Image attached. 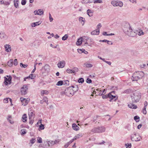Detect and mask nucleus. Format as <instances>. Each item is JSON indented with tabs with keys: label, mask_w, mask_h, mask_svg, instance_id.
Returning <instances> with one entry per match:
<instances>
[{
	"label": "nucleus",
	"mask_w": 148,
	"mask_h": 148,
	"mask_svg": "<svg viewBox=\"0 0 148 148\" xmlns=\"http://www.w3.org/2000/svg\"><path fill=\"white\" fill-rule=\"evenodd\" d=\"M132 102L135 103L138 102L141 98V94L138 92H134L131 96Z\"/></svg>",
	"instance_id": "obj_1"
},
{
	"label": "nucleus",
	"mask_w": 148,
	"mask_h": 148,
	"mask_svg": "<svg viewBox=\"0 0 148 148\" xmlns=\"http://www.w3.org/2000/svg\"><path fill=\"white\" fill-rule=\"evenodd\" d=\"M81 38L82 39V42H84V46L87 47L91 46L92 40L90 37L87 36H83Z\"/></svg>",
	"instance_id": "obj_2"
},
{
	"label": "nucleus",
	"mask_w": 148,
	"mask_h": 148,
	"mask_svg": "<svg viewBox=\"0 0 148 148\" xmlns=\"http://www.w3.org/2000/svg\"><path fill=\"white\" fill-rule=\"evenodd\" d=\"M105 130V127L103 126H98L93 128L91 132L94 133H101L104 132Z\"/></svg>",
	"instance_id": "obj_3"
},
{
	"label": "nucleus",
	"mask_w": 148,
	"mask_h": 148,
	"mask_svg": "<svg viewBox=\"0 0 148 148\" xmlns=\"http://www.w3.org/2000/svg\"><path fill=\"white\" fill-rule=\"evenodd\" d=\"M131 139L133 141H138L141 140V137L135 132H134L133 134L131 135Z\"/></svg>",
	"instance_id": "obj_4"
},
{
	"label": "nucleus",
	"mask_w": 148,
	"mask_h": 148,
	"mask_svg": "<svg viewBox=\"0 0 148 148\" xmlns=\"http://www.w3.org/2000/svg\"><path fill=\"white\" fill-rule=\"evenodd\" d=\"M64 93L66 95L69 97H71L74 94L73 89L71 87H69L66 88L65 90Z\"/></svg>",
	"instance_id": "obj_5"
},
{
	"label": "nucleus",
	"mask_w": 148,
	"mask_h": 148,
	"mask_svg": "<svg viewBox=\"0 0 148 148\" xmlns=\"http://www.w3.org/2000/svg\"><path fill=\"white\" fill-rule=\"evenodd\" d=\"M7 77H4V83L5 85H8L10 84L11 83L12 77L11 76H6Z\"/></svg>",
	"instance_id": "obj_6"
},
{
	"label": "nucleus",
	"mask_w": 148,
	"mask_h": 148,
	"mask_svg": "<svg viewBox=\"0 0 148 148\" xmlns=\"http://www.w3.org/2000/svg\"><path fill=\"white\" fill-rule=\"evenodd\" d=\"M111 3L114 6H119L121 7H122L123 5V2L120 1H112Z\"/></svg>",
	"instance_id": "obj_7"
},
{
	"label": "nucleus",
	"mask_w": 148,
	"mask_h": 148,
	"mask_svg": "<svg viewBox=\"0 0 148 148\" xmlns=\"http://www.w3.org/2000/svg\"><path fill=\"white\" fill-rule=\"evenodd\" d=\"M28 87L27 85L23 86L21 89V93L22 95H25L27 92Z\"/></svg>",
	"instance_id": "obj_8"
},
{
	"label": "nucleus",
	"mask_w": 148,
	"mask_h": 148,
	"mask_svg": "<svg viewBox=\"0 0 148 148\" xmlns=\"http://www.w3.org/2000/svg\"><path fill=\"white\" fill-rule=\"evenodd\" d=\"M20 100L22 105L24 106L26 105L29 101V99L28 98L26 99L22 97L20 98Z\"/></svg>",
	"instance_id": "obj_9"
},
{
	"label": "nucleus",
	"mask_w": 148,
	"mask_h": 148,
	"mask_svg": "<svg viewBox=\"0 0 148 148\" xmlns=\"http://www.w3.org/2000/svg\"><path fill=\"white\" fill-rule=\"evenodd\" d=\"M34 111L32 110L31 108L28 109V113L29 119H34L35 117Z\"/></svg>",
	"instance_id": "obj_10"
},
{
	"label": "nucleus",
	"mask_w": 148,
	"mask_h": 148,
	"mask_svg": "<svg viewBox=\"0 0 148 148\" xmlns=\"http://www.w3.org/2000/svg\"><path fill=\"white\" fill-rule=\"evenodd\" d=\"M123 32L125 33L126 34H127V35L129 36H132V35H131L132 29L130 27H130L126 29H124V31Z\"/></svg>",
	"instance_id": "obj_11"
},
{
	"label": "nucleus",
	"mask_w": 148,
	"mask_h": 148,
	"mask_svg": "<svg viewBox=\"0 0 148 148\" xmlns=\"http://www.w3.org/2000/svg\"><path fill=\"white\" fill-rule=\"evenodd\" d=\"M108 97L110 99V101L111 102L113 100L115 101L117 99V97L113 95L111 93H109L108 94Z\"/></svg>",
	"instance_id": "obj_12"
},
{
	"label": "nucleus",
	"mask_w": 148,
	"mask_h": 148,
	"mask_svg": "<svg viewBox=\"0 0 148 148\" xmlns=\"http://www.w3.org/2000/svg\"><path fill=\"white\" fill-rule=\"evenodd\" d=\"M65 62L64 60L60 61L57 64L58 67L59 68H63L65 66Z\"/></svg>",
	"instance_id": "obj_13"
},
{
	"label": "nucleus",
	"mask_w": 148,
	"mask_h": 148,
	"mask_svg": "<svg viewBox=\"0 0 148 148\" xmlns=\"http://www.w3.org/2000/svg\"><path fill=\"white\" fill-rule=\"evenodd\" d=\"M139 79L142 78L144 76V73L142 71H139L135 73Z\"/></svg>",
	"instance_id": "obj_14"
},
{
	"label": "nucleus",
	"mask_w": 148,
	"mask_h": 148,
	"mask_svg": "<svg viewBox=\"0 0 148 148\" xmlns=\"http://www.w3.org/2000/svg\"><path fill=\"white\" fill-rule=\"evenodd\" d=\"M43 11L42 10L40 9L38 10H36L34 12V13L35 15H41L43 14Z\"/></svg>",
	"instance_id": "obj_15"
},
{
	"label": "nucleus",
	"mask_w": 148,
	"mask_h": 148,
	"mask_svg": "<svg viewBox=\"0 0 148 148\" xmlns=\"http://www.w3.org/2000/svg\"><path fill=\"white\" fill-rule=\"evenodd\" d=\"M4 47L5 51L7 52H10L11 51V48L10 46L9 45H5Z\"/></svg>",
	"instance_id": "obj_16"
},
{
	"label": "nucleus",
	"mask_w": 148,
	"mask_h": 148,
	"mask_svg": "<svg viewBox=\"0 0 148 148\" xmlns=\"http://www.w3.org/2000/svg\"><path fill=\"white\" fill-rule=\"evenodd\" d=\"M131 79L133 81H137L139 79V78L136 75L135 73L133 74Z\"/></svg>",
	"instance_id": "obj_17"
},
{
	"label": "nucleus",
	"mask_w": 148,
	"mask_h": 148,
	"mask_svg": "<svg viewBox=\"0 0 148 148\" xmlns=\"http://www.w3.org/2000/svg\"><path fill=\"white\" fill-rule=\"evenodd\" d=\"M73 129L75 131H78L79 130V127L75 123H73L72 125Z\"/></svg>",
	"instance_id": "obj_18"
},
{
	"label": "nucleus",
	"mask_w": 148,
	"mask_h": 148,
	"mask_svg": "<svg viewBox=\"0 0 148 148\" xmlns=\"http://www.w3.org/2000/svg\"><path fill=\"white\" fill-rule=\"evenodd\" d=\"M22 121L25 123L27 121V116L26 114H24L22 116Z\"/></svg>",
	"instance_id": "obj_19"
},
{
	"label": "nucleus",
	"mask_w": 148,
	"mask_h": 148,
	"mask_svg": "<svg viewBox=\"0 0 148 148\" xmlns=\"http://www.w3.org/2000/svg\"><path fill=\"white\" fill-rule=\"evenodd\" d=\"M7 119L8 122L11 124H13L14 123V122L12 121V116L10 115H9L7 118Z\"/></svg>",
	"instance_id": "obj_20"
},
{
	"label": "nucleus",
	"mask_w": 148,
	"mask_h": 148,
	"mask_svg": "<svg viewBox=\"0 0 148 148\" xmlns=\"http://www.w3.org/2000/svg\"><path fill=\"white\" fill-rule=\"evenodd\" d=\"M99 33V29H96L92 31L91 34L92 35H98Z\"/></svg>",
	"instance_id": "obj_21"
},
{
	"label": "nucleus",
	"mask_w": 148,
	"mask_h": 148,
	"mask_svg": "<svg viewBox=\"0 0 148 148\" xmlns=\"http://www.w3.org/2000/svg\"><path fill=\"white\" fill-rule=\"evenodd\" d=\"M71 87H72V88H73L72 89H73V91H74V93L78 90V87L77 85L72 86Z\"/></svg>",
	"instance_id": "obj_22"
},
{
	"label": "nucleus",
	"mask_w": 148,
	"mask_h": 148,
	"mask_svg": "<svg viewBox=\"0 0 148 148\" xmlns=\"http://www.w3.org/2000/svg\"><path fill=\"white\" fill-rule=\"evenodd\" d=\"M6 37V35L4 33L2 32H0V38L3 39H4Z\"/></svg>",
	"instance_id": "obj_23"
},
{
	"label": "nucleus",
	"mask_w": 148,
	"mask_h": 148,
	"mask_svg": "<svg viewBox=\"0 0 148 148\" xmlns=\"http://www.w3.org/2000/svg\"><path fill=\"white\" fill-rule=\"evenodd\" d=\"M130 27L129 24L128 23H125L124 25V26L123 28V31H124V29H127Z\"/></svg>",
	"instance_id": "obj_24"
},
{
	"label": "nucleus",
	"mask_w": 148,
	"mask_h": 148,
	"mask_svg": "<svg viewBox=\"0 0 148 148\" xmlns=\"http://www.w3.org/2000/svg\"><path fill=\"white\" fill-rule=\"evenodd\" d=\"M82 42V39L81 38V37H80V38H79L76 43V44L77 45L79 46L80 45Z\"/></svg>",
	"instance_id": "obj_25"
},
{
	"label": "nucleus",
	"mask_w": 148,
	"mask_h": 148,
	"mask_svg": "<svg viewBox=\"0 0 148 148\" xmlns=\"http://www.w3.org/2000/svg\"><path fill=\"white\" fill-rule=\"evenodd\" d=\"M41 23L40 21H38L32 24V27H35L36 26L38 25Z\"/></svg>",
	"instance_id": "obj_26"
},
{
	"label": "nucleus",
	"mask_w": 148,
	"mask_h": 148,
	"mask_svg": "<svg viewBox=\"0 0 148 148\" xmlns=\"http://www.w3.org/2000/svg\"><path fill=\"white\" fill-rule=\"evenodd\" d=\"M129 108L132 109H136L137 107L136 105L134 104H130L128 105Z\"/></svg>",
	"instance_id": "obj_27"
},
{
	"label": "nucleus",
	"mask_w": 148,
	"mask_h": 148,
	"mask_svg": "<svg viewBox=\"0 0 148 148\" xmlns=\"http://www.w3.org/2000/svg\"><path fill=\"white\" fill-rule=\"evenodd\" d=\"M79 20L81 23L82 24V25H83L84 23L85 22V19L82 17H80L79 18Z\"/></svg>",
	"instance_id": "obj_28"
},
{
	"label": "nucleus",
	"mask_w": 148,
	"mask_h": 148,
	"mask_svg": "<svg viewBox=\"0 0 148 148\" xmlns=\"http://www.w3.org/2000/svg\"><path fill=\"white\" fill-rule=\"evenodd\" d=\"M47 144L49 146H52L55 144L54 141H49L47 142Z\"/></svg>",
	"instance_id": "obj_29"
},
{
	"label": "nucleus",
	"mask_w": 148,
	"mask_h": 148,
	"mask_svg": "<svg viewBox=\"0 0 148 148\" xmlns=\"http://www.w3.org/2000/svg\"><path fill=\"white\" fill-rule=\"evenodd\" d=\"M13 60L12 59L10 60L8 62V65L10 67H11L13 65Z\"/></svg>",
	"instance_id": "obj_30"
},
{
	"label": "nucleus",
	"mask_w": 148,
	"mask_h": 148,
	"mask_svg": "<svg viewBox=\"0 0 148 148\" xmlns=\"http://www.w3.org/2000/svg\"><path fill=\"white\" fill-rule=\"evenodd\" d=\"M87 13L89 16H91L93 15V12L89 9L87 10Z\"/></svg>",
	"instance_id": "obj_31"
},
{
	"label": "nucleus",
	"mask_w": 148,
	"mask_h": 148,
	"mask_svg": "<svg viewBox=\"0 0 148 148\" xmlns=\"http://www.w3.org/2000/svg\"><path fill=\"white\" fill-rule=\"evenodd\" d=\"M49 93V92L47 90H42L41 92V94L42 96H43L44 94H48Z\"/></svg>",
	"instance_id": "obj_32"
},
{
	"label": "nucleus",
	"mask_w": 148,
	"mask_h": 148,
	"mask_svg": "<svg viewBox=\"0 0 148 148\" xmlns=\"http://www.w3.org/2000/svg\"><path fill=\"white\" fill-rule=\"evenodd\" d=\"M73 142V140H70L69 142L67 143L64 145V147L65 148L67 147Z\"/></svg>",
	"instance_id": "obj_33"
},
{
	"label": "nucleus",
	"mask_w": 148,
	"mask_h": 148,
	"mask_svg": "<svg viewBox=\"0 0 148 148\" xmlns=\"http://www.w3.org/2000/svg\"><path fill=\"white\" fill-rule=\"evenodd\" d=\"M84 65H85L86 67V68H91L93 66L92 64L88 63H85L84 64Z\"/></svg>",
	"instance_id": "obj_34"
},
{
	"label": "nucleus",
	"mask_w": 148,
	"mask_h": 148,
	"mask_svg": "<svg viewBox=\"0 0 148 148\" xmlns=\"http://www.w3.org/2000/svg\"><path fill=\"white\" fill-rule=\"evenodd\" d=\"M45 128L44 125L41 124L40 125L38 128V130L40 131V130H44Z\"/></svg>",
	"instance_id": "obj_35"
},
{
	"label": "nucleus",
	"mask_w": 148,
	"mask_h": 148,
	"mask_svg": "<svg viewBox=\"0 0 148 148\" xmlns=\"http://www.w3.org/2000/svg\"><path fill=\"white\" fill-rule=\"evenodd\" d=\"M14 2L15 7L16 8H17L18 6V0H14Z\"/></svg>",
	"instance_id": "obj_36"
},
{
	"label": "nucleus",
	"mask_w": 148,
	"mask_h": 148,
	"mask_svg": "<svg viewBox=\"0 0 148 148\" xmlns=\"http://www.w3.org/2000/svg\"><path fill=\"white\" fill-rule=\"evenodd\" d=\"M63 84V82L62 81H59L56 84V85L58 86H60L62 85Z\"/></svg>",
	"instance_id": "obj_37"
},
{
	"label": "nucleus",
	"mask_w": 148,
	"mask_h": 148,
	"mask_svg": "<svg viewBox=\"0 0 148 148\" xmlns=\"http://www.w3.org/2000/svg\"><path fill=\"white\" fill-rule=\"evenodd\" d=\"M21 134L22 135H23L25 134L26 132L25 129H23L21 130Z\"/></svg>",
	"instance_id": "obj_38"
},
{
	"label": "nucleus",
	"mask_w": 148,
	"mask_h": 148,
	"mask_svg": "<svg viewBox=\"0 0 148 148\" xmlns=\"http://www.w3.org/2000/svg\"><path fill=\"white\" fill-rule=\"evenodd\" d=\"M68 34H65L64 36H63L62 38V40H65L68 38Z\"/></svg>",
	"instance_id": "obj_39"
},
{
	"label": "nucleus",
	"mask_w": 148,
	"mask_h": 148,
	"mask_svg": "<svg viewBox=\"0 0 148 148\" xmlns=\"http://www.w3.org/2000/svg\"><path fill=\"white\" fill-rule=\"evenodd\" d=\"M43 68H44L45 70L48 71V69H49V66L48 64H46L45 65Z\"/></svg>",
	"instance_id": "obj_40"
},
{
	"label": "nucleus",
	"mask_w": 148,
	"mask_h": 148,
	"mask_svg": "<svg viewBox=\"0 0 148 148\" xmlns=\"http://www.w3.org/2000/svg\"><path fill=\"white\" fill-rule=\"evenodd\" d=\"M103 2L101 0H94V3H102Z\"/></svg>",
	"instance_id": "obj_41"
},
{
	"label": "nucleus",
	"mask_w": 148,
	"mask_h": 148,
	"mask_svg": "<svg viewBox=\"0 0 148 148\" xmlns=\"http://www.w3.org/2000/svg\"><path fill=\"white\" fill-rule=\"evenodd\" d=\"M84 79L82 78H80L79 79L78 82L79 83H82L84 82Z\"/></svg>",
	"instance_id": "obj_42"
},
{
	"label": "nucleus",
	"mask_w": 148,
	"mask_h": 148,
	"mask_svg": "<svg viewBox=\"0 0 148 148\" xmlns=\"http://www.w3.org/2000/svg\"><path fill=\"white\" fill-rule=\"evenodd\" d=\"M20 66L23 68H25L27 66V65L23 64L22 63L20 64Z\"/></svg>",
	"instance_id": "obj_43"
},
{
	"label": "nucleus",
	"mask_w": 148,
	"mask_h": 148,
	"mask_svg": "<svg viewBox=\"0 0 148 148\" xmlns=\"http://www.w3.org/2000/svg\"><path fill=\"white\" fill-rule=\"evenodd\" d=\"M10 98H6L4 99L3 100V102L4 103H7L8 102V100L10 99Z\"/></svg>",
	"instance_id": "obj_44"
},
{
	"label": "nucleus",
	"mask_w": 148,
	"mask_h": 148,
	"mask_svg": "<svg viewBox=\"0 0 148 148\" xmlns=\"http://www.w3.org/2000/svg\"><path fill=\"white\" fill-rule=\"evenodd\" d=\"M139 117L137 116H135L134 117V119L136 122H138L139 121Z\"/></svg>",
	"instance_id": "obj_45"
},
{
	"label": "nucleus",
	"mask_w": 148,
	"mask_h": 148,
	"mask_svg": "<svg viewBox=\"0 0 148 148\" xmlns=\"http://www.w3.org/2000/svg\"><path fill=\"white\" fill-rule=\"evenodd\" d=\"M78 69L76 67H75L73 68V69H72V70L73 71V73H75V72H77L78 71Z\"/></svg>",
	"instance_id": "obj_46"
},
{
	"label": "nucleus",
	"mask_w": 148,
	"mask_h": 148,
	"mask_svg": "<svg viewBox=\"0 0 148 148\" xmlns=\"http://www.w3.org/2000/svg\"><path fill=\"white\" fill-rule=\"evenodd\" d=\"M131 146L132 145L131 143H127L125 144V146L126 147V148H130L131 147Z\"/></svg>",
	"instance_id": "obj_47"
},
{
	"label": "nucleus",
	"mask_w": 148,
	"mask_h": 148,
	"mask_svg": "<svg viewBox=\"0 0 148 148\" xmlns=\"http://www.w3.org/2000/svg\"><path fill=\"white\" fill-rule=\"evenodd\" d=\"M37 142L39 143H42V138L41 137H38L37 140Z\"/></svg>",
	"instance_id": "obj_48"
},
{
	"label": "nucleus",
	"mask_w": 148,
	"mask_h": 148,
	"mask_svg": "<svg viewBox=\"0 0 148 148\" xmlns=\"http://www.w3.org/2000/svg\"><path fill=\"white\" fill-rule=\"evenodd\" d=\"M146 108L144 107L143 109L142 112L143 114H147V111L146 110Z\"/></svg>",
	"instance_id": "obj_49"
},
{
	"label": "nucleus",
	"mask_w": 148,
	"mask_h": 148,
	"mask_svg": "<svg viewBox=\"0 0 148 148\" xmlns=\"http://www.w3.org/2000/svg\"><path fill=\"white\" fill-rule=\"evenodd\" d=\"M49 19L50 21L51 22H52L53 21V18L52 17L51 15V14H50V13H49Z\"/></svg>",
	"instance_id": "obj_50"
},
{
	"label": "nucleus",
	"mask_w": 148,
	"mask_h": 148,
	"mask_svg": "<svg viewBox=\"0 0 148 148\" xmlns=\"http://www.w3.org/2000/svg\"><path fill=\"white\" fill-rule=\"evenodd\" d=\"M43 100L44 102H46L47 103V104H48V101L47 100V99L46 97H44L43 98Z\"/></svg>",
	"instance_id": "obj_51"
},
{
	"label": "nucleus",
	"mask_w": 148,
	"mask_h": 148,
	"mask_svg": "<svg viewBox=\"0 0 148 148\" xmlns=\"http://www.w3.org/2000/svg\"><path fill=\"white\" fill-rule=\"evenodd\" d=\"M86 82L88 84L91 83L92 82V80L88 78L86 80Z\"/></svg>",
	"instance_id": "obj_52"
},
{
	"label": "nucleus",
	"mask_w": 148,
	"mask_h": 148,
	"mask_svg": "<svg viewBox=\"0 0 148 148\" xmlns=\"http://www.w3.org/2000/svg\"><path fill=\"white\" fill-rule=\"evenodd\" d=\"M79 51H82V52H84V51L85 52H84L86 54V53H88V52L87 51H85V50L84 49H82V50H81V49H78V52L80 53V52H79Z\"/></svg>",
	"instance_id": "obj_53"
},
{
	"label": "nucleus",
	"mask_w": 148,
	"mask_h": 148,
	"mask_svg": "<svg viewBox=\"0 0 148 148\" xmlns=\"http://www.w3.org/2000/svg\"><path fill=\"white\" fill-rule=\"evenodd\" d=\"M144 34V33L143 32L142 30H140L138 32V34L139 35H143Z\"/></svg>",
	"instance_id": "obj_54"
},
{
	"label": "nucleus",
	"mask_w": 148,
	"mask_h": 148,
	"mask_svg": "<svg viewBox=\"0 0 148 148\" xmlns=\"http://www.w3.org/2000/svg\"><path fill=\"white\" fill-rule=\"evenodd\" d=\"M13 63L15 66H16L17 65L18 62L16 59H15L14 60Z\"/></svg>",
	"instance_id": "obj_55"
},
{
	"label": "nucleus",
	"mask_w": 148,
	"mask_h": 148,
	"mask_svg": "<svg viewBox=\"0 0 148 148\" xmlns=\"http://www.w3.org/2000/svg\"><path fill=\"white\" fill-rule=\"evenodd\" d=\"M72 71H73L72 70H71L69 69H67L66 70V72L68 73H73Z\"/></svg>",
	"instance_id": "obj_56"
},
{
	"label": "nucleus",
	"mask_w": 148,
	"mask_h": 148,
	"mask_svg": "<svg viewBox=\"0 0 148 148\" xmlns=\"http://www.w3.org/2000/svg\"><path fill=\"white\" fill-rule=\"evenodd\" d=\"M29 76H30V78L31 79H34L35 77V76L33 74H30Z\"/></svg>",
	"instance_id": "obj_57"
},
{
	"label": "nucleus",
	"mask_w": 148,
	"mask_h": 148,
	"mask_svg": "<svg viewBox=\"0 0 148 148\" xmlns=\"http://www.w3.org/2000/svg\"><path fill=\"white\" fill-rule=\"evenodd\" d=\"M35 141V139L34 138H32L30 140V142L32 143L33 144Z\"/></svg>",
	"instance_id": "obj_58"
},
{
	"label": "nucleus",
	"mask_w": 148,
	"mask_h": 148,
	"mask_svg": "<svg viewBox=\"0 0 148 148\" xmlns=\"http://www.w3.org/2000/svg\"><path fill=\"white\" fill-rule=\"evenodd\" d=\"M34 119H29V124L32 125L34 123Z\"/></svg>",
	"instance_id": "obj_59"
},
{
	"label": "nucleus",
	"mask_w": 148,
	"mask_h": 148,
	"mask_svg": "<svg viewBox=\"0 0 148 148\" xmlns=\"http://www.w3.org/2000/svg\"><path fill=\"white\" fill-rule=\"evenodd\" d=\"M26 0H22L21 2V3L22 5H24L26 4Z\"/></svg>",
	"instance_id": "obj_60"
},
{
	"label": "nucleus",
	"mask_w": 148,
	"mask_h": 148,
	"mask_svg": "<svg viewBox=\"0 0 148 148\" xmlns=\"http://www.w3.org/2000/svg\"><path fill=\"white\" fill-rule=\"evenodd\" d=\"M103 99H106L108 98V95H103L102 97Z\"/></svg>",
	"instance_id": "obj_61"
},
{
	"label": "nucleus",
	"mask_w": 148,
	"mask_h": 148,
	"mask_svg": "<svg viewBox=\"0 0 148 148\" xmlns=\"http://www.w3.org/2000/svg\"><path fill=\"white\" fill-rule=\"evenodd\" d=\"M101 27V24L99 23L97 26V30L99 29Z\"/></svg>",
	"instance_id": "obj_62"
},
{
	"label": "nucleus",
	"mask_w": 148,
	"mask_h": 148,
	"mask_svg": "<svg viewBox=\"0 0 148 148\" xmlns=\"http://www.w3.org/2000/svg\"><path fill=\"white\" fill-rule=\"evenodd\" d=\"M60 140L59 139H58L54 140V142L55 143V144L58 143H59L60 141Z\"/></svg>",
	"instance_id": "obj_63"
},
{
	"label": "nucleus",
	"mask_w": 148,
	"mask_h": 148,
	"mask_svg": "<svg viewBox=\"0 0 148 148\" xmlns=\"http://www.w3.org/2000/svg\"><path fill=\"white\" fill-rule=\"evenodd\" d=\"M130 91V90L129 89L126 90L124 91V93H129Z\"/></svg>",
	"instance_id": "obj_64"
}]
</instances>
